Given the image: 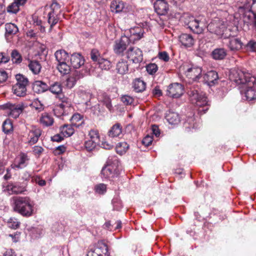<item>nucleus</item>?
Segmentation results:
<instances>
[{
  "label": "nucleus",
  "instance_id": "obj_9",
  "mask_svg": "<svg viewBox=\"0 0 256 256\" xmlns=\"http://www.w3.org/2000/svg\"><path fill=\"white\" fill-rule=\"evenodd\" d=\"M29 160L26 154L21 152L15 158L11 168L14 170L24 168L28 166Z\"/></svg>",
  "mask_w": 256,
  "mask_h": 256
},
{
  "label": "nucleus",
  "instance_id": "obj_63",
  "mask_svg": "<svg viewBox=\"0 0 256 256\" xmlns=\"http://www.w3.org/2000/svg\"><path fill=\"white\" fill-rule=\"evenodd\" d=\"M48 22L50 25V27L55 25L58 22V17H48Z\"/></svg>",
  "mask_w": 256,
  "mask_h": 256
},
{
  "label": "nucleus",
  "instance_id": "obj_16",
  "mask_svg": "<svg viewBox=\"0 0 256 256\" xmlns=\"http://www.w3.org/2000/svg\"><path fill=\"white\" fill-rule=\"evenodd\" d=\"M70 62L72 66L76 69L84 64V59L80 54L76 53L71 56Z\"/></svg>",
  "mask_w": 256,
  "mask_h": 256
},
{
  "label": "nucleus",
  "instance_id": "obj_59",
  "mask_svg": "<svg viewBox=\"0 0 256 256\" xmlns=\"http://www.w3.org/2000/svg\"><path fill=\"white\" fill-rule=\"evenodd\" d=\"M80 96L82 97L84 99L86 100H90L91 98L92 94L90 92L85 90L80 91Z\"/></svg>",
  "mask_w": 256,
  "mask_h": 256
},
{
  "label": "nucleus",
  "instance_id": "obj_23",
  "mask_svg": "<svg viewBox=\"0 0 256 256\" xmlns=\"http://www.w3.org/2000/svg\"><path fill=\"white\" fill-rule=\"evenodd\" d=\"M24 59L28 60V67L34 74H38L40 72L42 66L38 61L30 60L28 57H24Z\"/></svg>",
  "mask_w": 256,
  "mask_h": 256
},
{
  "label": "nucleus",
  "instance_id": "obj_47",
  "mask_svg": "<svg viewBox=\"0 0 256 256\" xmlns=\"http://www.w3.org/2000/svg\"><path fill=\"white\" fill-rule=\"evenodd\" d=\"M7 12L14 14H16L20 10V7L14 2L7 7Z\"/></svg>",
  "mask_w": 256,
  "mask_h": 256
},
{
  "label": "nucleus",
  "instance_id": "obj_42",
  "mask_svg": "<svg viewBox=\"0 0 256 256\" xmlns=\"http://www.w3.org/2000/svg\"><path fill=\"white\" fill-rule=\"evenodd\" d=\"M90 57L93 62H98V63L102 58L100 56L99 51L95 48L92 50L90 53Z\"/></svg>",
  "mask_w": 256,
  "mask_h": 256
},
{
  "label": "nucleus",
  "instance_id": "obj_12",
  "mask_svg": "<svg viewBox=\"0 0 256 256\" xmlns=\"http://www.w3.org/2000/svg\"><path fill=\"white\" fill-rule=\"evenodd\" d=\"M154 8L157 14L161 16L166 14L168 10V4L165 0H156Z\"/></svg>",
  "mask_w": 256,
  "mask_h": 256
},
{
  "label": "nucleus",
  "instance_id": "obj_31",
  "mask_svg": "<svg viewBox=\"0 0 256 256\" xmlns=\"http://www.w3.org/2000/svg\"><path fill=\"white\" fill-rule=\"evenodd\" d=\"M124 8V4L122 1L114 0L110 4V9L112 12H122Z\"/></svg>",
  "mask_w": 256,
  "mask_h": 256
},
{
  "label": "nucleus",
  "instance_id": "obj_61",
  "mask_svg": "<svg viewBox=\"0 0 256 256\" xmlns=\"http://www.w3.org/2000/svg\"><path fill=\"white\" fill-rule=\"evenodd\" d=\"M240 15L242 16H248L247 12H250L251 10L248 8L244 6L240 7L238 10Z\"/></svg>",
  "mask_w": 256,
  "mask_h": 256
},
{
  "label": "nucleus",
  "instance_id": "obj_51",
  "mask_svg": "<svg viewBox=\"0 0 256 256\" xmlns=\"http://www.w3.org/2000/svg\"><path fill=\"white\" fill-rule=\"evenodd\" d=\"M89 136L90 137V140H95L96 142L99 141V134L98 132L96 130H92L89 132Z\"/></svg>",
  "mask_w": 256,
  "mask_h": 256
},
{
  "label": "nucleus",
  "instance_id": "obj_22",
  "mask_svg": "<svg viewBox=\"0 0 256 256\" xmlns=\"http://www.w3.org/2000/svg\"><path fill=\"white\" fill-rule=\"evenodd\" d=\"M70 120L72 126L76 128H82L85 124L83 116L78 113L73 114Z\"/></svg>",
  "mask_w": 256,
  "mask_h": 256
},
{
  "label": "nucleus",
  "instance_id": "obj_25",
  "mask_svg": "<svg viewBox=\"0 0 256 256\" xmlns=\"http://www.w3.org/2000/svg\"><path fill=\"white\" fill-rule=\"evenodd\" d=\"M116 70L119 74H126L128 71V62L124 59L120 60L116 64Z\"/></svg>",
  "mask_w": 256,
  "mask_h": 256
},
{
  "label": "nucleus",
  "instance_id": "obj_60",
  "mask_svg": "<svg viewBox=\"0 0 256 256\" xmlns=\"http://www.w3.org/2000/svg\"><path fill=\"white\" fill-rule=\"evenodd\" d=\"M8 78V74L4 70H0V83L4 82Z\"/></svg>",
  "mask_w": 256,
  "mask_h": 256
},
{
  "label": "nucleus",
  "instance_id": "obj_45",
  "mask_svg": "<svg viewBox=\"0 0 256 256\" xmlns=\"http://www.w3.org/2000/svg\"><path fill=\"white\" fill-rule=\"evenodd\" d=\"M98 142L92 140H89L85 142V148L87 150L91 151L96 148Z\"/></svg>",
  "mask_w": 256,
  "mask_h": 256
},
{
  "label": "nucleus",
  "instance_id": "obj_57",
  "mask_svg": "<svg viewBox=\"0 0 256 256\" xmlns=\"http://www.w3.org/2000/svg\"><path fill=\"white\" fill-rule=\"evenodd\" d=\"M158 58L160 59L164 60V62H168L170 59L169 56L166 52H162L158 53Z\"/></svg>",
  "mask_w": 256,
  "mask_h": 256
},
{
  "label": "nucleus",
  "instance_id": "obj_2",
  "mask_svg": "<svg viewBox=\"0 0 256 256\" xmlns=\"http://www.w3.org/2000/svg\"><path fill=\"white\" fill-rule=\"evenodd\" d=\"M14 210L23 216H32L34 212V204L28 196L12 198Z\"/></svg>",
  "mask_w": 256,
  "mask_h": 256
},
{
  "label": "nucleus",
  "instance_id": "obj_36",
  "mask_svg": "<svg viewBox=\"0 0 256 256\" xmlns=\"http://www.w3.org/2000/svg\"><path fill=\"white\" fill-rule=\"evenodd\" d=\"M48 90L52 94L58 96L60 94L62 93V86L60 82H55L48 86Z\"/></svg>",
  "mask_w": 256,
  "mask_h": 256
},
{
  "label": "nucleus",
  "instance_id": "obj_34",
  "mask_svg": "<svg viewBox=\"0 0 256 256\" xmlns=\"http://www.w3.org/2000/svg\"><path fill=\"white\" fill-rule=\"evenodd\" d=\"M74 126L72 124H64L60 128V133L64 136L68 137L71 136L74 132Z\"/></svg>",
  "mask_w": 256,
  "mask_h": 256
},
{
  "label": "nucleus",
  "instance_id": "obj_4",
  "mask_svg": "<svg viewBox=\"0 0 256 256\" xmlns=\"http://www.w3.org/2000/svg\"><path fill=\"white\" fill-rule=\"evenodd\" d=\"M107 244L103 240H99L90 248L87 256H109Z\"/></svg>",
  "mask_w": 256,
  "mask_h": 256
},
{
  "label": "nucleus",
  "instance_id": "obj_41",
  "mask_svg": "<svg viewBox=\"0 0 256 256\" xmlns=\"http://www.w3.org/2000/svg\"><path fill=\"white\" fill-rule=\"evenodd\" d=\"M57 68L58 71L63 74H68L70 71V66L66 64V62H58L57 66Z\"/></svg>",
  "mask_w": 256,
  "mask_h": 256
},
{
  "label": "nucleus",
  "instance_id": "obj_48",
  "mask_svg": "<svg viewBox=\"0 0 256 256\" xmlns=\"http://www.w3.org/2000/svg\"><path fill=\"white\" fill-rule=\"evenodd\" d=\"M146 70L149 74H154L157 72L158 67L156 64L152 63L146 66Z\"/></svg>",
  "mask_w": 256,
  "mask_h": 256
},
{
  "label": "nucleus",
  "instance_id": "obj_56",
  "mask_svg": "<svg viewBox=\"0 0 256 256\" xmlns=\"http://www.w3.org/2000/svg\"><path fill=\"white\" fill-rule=\"evenodd\" d=\"M10 60V57L4 52H0V64L6 63Z\"/></svg>",
  "mask_w": 256,
  "mask_h": 256
},
{
  "label": "nucleus",
  "instance_id": "obj_62",
  "mask_svg": "<svg viewBox=\"0 0 256 256\" xmlns=\"http://www.w3.org/2000/svg\"><path fill=\"white\" fill-rule=\"evenodd\" d=\"M64 136L62 134H56L51 138L52 140L54 142H60L64 140Z\"/></svg>",
  "mask_w": 256,
  "mask_h": 256
},
{
  "label": "nucleus",
  "instance_id": "obj_17",
  "mask_svg": "<svg viewBox=\"0 0 256 256\" xmlns=\"http://www.w3.org/2000/svg\"><path fill=\"white\" fill-rule=\"evenodd\" d=\"M130 35L129 38L128 37V41L134 42L143 37L144 31L139 27L130 28Z\"/></svg>",
  "mask_w": 256,
  "mask_h": 256
},
{
  "label": "nucleus",
  "instance_id": "obj_40",
  "mask_svg": "<svg viewBox=\"0 0 256 256\" xmlns=\"http://www.w3.org/2000/svg\"><path fill=\"white\" fill-rule=\"evenodd\" d=\"M12 60L16 64H20L22 60L20 54L16 50H14L11 52Z\"/></svg>",
  "mask_w": 256,
  "mask_h": 256
},
{
  "label": "nucleus",
  "instance_id": "obj_8",
  "mask_svg": "<svg viewBox=\"0 0 256 256\" xmlns=\"http://www.w3.org/2000/svg\"><path fill=\"white\" fill-rule=\"evenodd\" d=\"M4 107L8 110V114L14 118H18L24 110V106L22 104L7 103L4 105Z\"/></svg>",
  "mask_w": 256,
  "mask_h": 256
},
{
  "label": "nucleus",
  "instance_id": "obj_27",
  "mask_svg": "<svg viewBox=\"0 0 256 256\" xmlns=\"http://www.w3.org/2000/svg\"><path fill=\"white\" fill-rule=\"evenodd\" d=\"M132 88L136 92H141L146 88V83L140 78L134 79L132 82Z\"/></svg>",
  "mask_w": 256,
  "mask_h": 256
},
{
  "label": "nucleus",
  "instance_id": "obj_33",
  "mask_svg": "<svg viewBox=\"0 0 256 256\" xmlns=\"http://www.w3.org/2000/svg\"><path fill=\"white\" fill-rule=\"evenodd\" d=\"M54 56L58 62H66L68 58V53L63 50L56 51L54 54Z\"/></svg>",
  "mask_w": 256,
  "mask_h": 256
},
{
  "label": "nucleus",
  "instance_id": "obj_28",
  "mask_svg": "<svg viewBox=\"0 0 256 256\" xmlns=\"http://www.w3.org/2000/svg\"><path fill=\"white\" fill-rule=\"evenodd\" d=\"M166 118L170 124H177L180 122L179 114L175 112H169L166 114Z\"/></svg>",
  "mask_w": 256,
  "mask_h": 256
},
{
  "label": "nucleus",
  "instance_id": "obj_29",
  "mask_svg": "<svg viewBox=\"0 0 256 256\" xmlns=\"http://www.w3.org/2000/svg\"><path fill=\"white\" fill-rule=\"evenodd\" d=\"M227 54L226 50L224 48H216L212 52V56L216 60H224Z\"/></svg>",
  "mask_w": 256,
  "mask_h": 256
},
{
  "label": "nucleus",
  "instance_id": "obj_11",
  "mask_svg": "<svg viewBox=\"0 0 256 256\" xmlns=\"http://www.w3.org/2000/svg\"><path fill=\"white\" fill-rule=\"evenodd\" d=\"M42 133V130L36 126H32L29 131L28 136V143L30 144H36Z\"/></svg>",
  "mask_w": 256,
  "mask_h": 256
},
{
  "label": "nucleus",
  "instance_id": "obj_43",
  "mask_svg": "<svg viewBox=\"0 0 256 256\" xmlns=\"http://www.w3.org/2000/svg\"><path fill=\"white\" fill-rule=\"evenodd\" d=\"M192 20H191L188 24V27L192 30H196V32H198L200 31L199 30V22L198 21L194 18V17H191Z\"/></svg>",
  "mask_w": 256,
  "mask_h": 256
},
{
  "label": "nucleus",
  "instance_id": "obj_44",
  "mask_svg": "<svg viewBox=\"0 0 256 256\" xmlns=\"http://www.w3.org/2000/svg\"><path fill=\"white\" fill-rule=\"evenodd\" d=\"M8 227L12 229H16L19 228L20 222L18 220L15 218H10L8 222Z\"/></svg>",
  "mask_w": 256,
  "mask_h": 256
},
{
  "label": "nucleus",
  "instance_id": "obj_18",
  "mask_svg": "<svg viewBox=\"0 0 256 256\" xmlns=\"http://www.w3.org/2000/svg\"><path fill=\"white\" fill-rule=\"evenodd\" d=\"M243 46L242 41L237 38L232 37L229 40L227 46L230 51L236 52L240 50Z\"/></svg>",
  "mask_w": 256,
  "mask_h": 256
},
{
  "label": "nucleus",
  "instance_id": "obj_20",
  "mask_svg": "<svg viewBox=\"0 0 256 256\" xmlns=\"http://www.w3.org/2000/svg\"><path fill=\"white\" fill-rule=\"evenodd\" d=\"M88 73V70L83 68L82 70H76L74 74V77L70 78L68 80V84H70L72 83L70 86H73L76 83V80H80L84 76H86Z\"/></svg>",
  "mask_w": 256,
  "mask_h": 256
},
{
  "label": "nucleus",
  "instance_id": "obj_32",
  "mask_svg": "<svg viewBox=\"0 0 256 256\" xmlns=\"http://www.w3.org/2000/svg\"><path fill=\"white\" fill-rule=\"evenodd\" d=\"M122 132V128L120 124H114L108 131V135L110 137L114 138L118 137Z\"/></svg>",
  "mask_w": 256,
  "mask_h": 256
},
{
  "label": "nucleus",
  "instance_id": "obj_35",
  "mask_svg": "<svg viewBox=\"0 0 256 256\" xmlns=\"http://www.w3.org/2000/svg\"><path fill=\"white\" fill-rule=\"evenodd\" d=\"M2 131L6 134H11L13 130V125L12 120L10 119H6L2 124Z\"/></svg>",
  "mask_w": 256,
  "mask_h": 256
},
{
  "label": "nucleus",
  "instance_id": "obj_55",
  "mask_svg": "<svg viewBox=\"0 0 256 256\" xmlns=\"http://www.w3.org/2000/svg\"><path fill=\"white\" fill-rule=\"evenodd\" d=\"M32 106L38 112H41L44 108V106L38 100H36L32 104Z\"/></svg>",
  "mask_w": 256,
  "mask_h": 256
},
{
  "label": "nucleus",
  "instance_id": "obj_13",
  "mask_svg": "<svg viewBox=\"0 0 256 256\" xmlns=\"http://www.w3.org/2000/svg\"><path fill=\"white\" fill-rule=\"evenodd\" d=\"M6 190L10 194H18L24 193L26 190L24 186H21L19 184H8L6 188Z\"/></svg>",
  "mask_w": 256,
  "mask_h": 256
},
{
  "label": "nucleus",
  "instance_id": "obj_21",
  "mask_svg": "<svg viewBox=\"0 0 256 256\" xmlns=\"http://www.w3.org/2000/svg\"><path fill=\"white\" fill-rule=\"evenodd\" d=\"M179 41L186 48L192 47L194 43L192 36L190 34H182L179 36Z\"/></svg>",
  "mask_w": 256,
  "mask_h": 256
},
{
  "label": "nucleus",
  "instance_id": "obj_38",
  "mask_svg": "<svg viewBox=\"0 0 256 256\" xmlns=\"http://www.w3.org/2000/svg\"><path fill=\"white\" fill-rule=\"evenodd\" d=\"M16 80V84L26 87L29 85L28 78L22 74H16L15 76Z\"/></svg>",
  "mask_w": 256,
  "mask_h": 256
},
{
  "label": "nucleus",
  "instance_id": "obj_6",
  "mask_svg": "<svg viewBox=\"0 0 256 256\" xmlns=\"http://www.w3.org/2000/svg\"><path fill=\"white\" fill-rule=\"evenodd\" d=\"M184 92L183 86L179 83H173L170 84L166 89V94L168 96L177 98L180 97Z\"/></svg>",
  "mask_w": 256,
  "mask_h": 256
},
{
  "label": "nucleus",
  "instance_id": "obj_7",
  "mask_svg": "<svg viewBox=\"0 0 256 256\" xmlns=\"http://www.w3.org/2000/svg\"><path fill=\"white\" fill-rule=\"evenodd\" d=\"M185 69L186 76L192 80L197 81L201 77V68L192 64H186Z\"/></svg>",
  "mask_w": 256,
  "mask_h": 256
},
{
  "label": "nucleus",
  "instance_id": "obj_64",
  "mask_svg": "<svg viewBox=\"0 0 256 256\" xmlns=\"http://www.w3.org/2000/svg\"><path fill=\"white\" fill-rule=\"evenodd\" d=\"M101 147L106 150H110L113 148V145L106 142H103L101 144Z\"/></svg>",
  "mask_w": 256,
  "mask_h": 256
},
{
  "label": "nucleus",
  "instance_id": "obj_5",
  "mask_svg": "<svg viewBox=\"0 0 256 256\" xmlns=\"http://www.w3.org/2000/svg\"><path fill=\"white\" fill-rule=\"evenodd\" d=\"M118 163V161L116 157H109L106 165L102 170L101 174L106 178L114 177Z\"/></svg>",
  "mask_w": 256,
  "mask_h": 256
},
{
  "label": "nucleus",
  "instance_id": "obj_1",
  "mask_svg": "<svg viewBox=\"0 0 256 256\" xmlns=\"http://www.w3.org/2000/svg\"><path fill=\"white\" fill-rule=\"evenodd\" d=\"M230 79L236 84L240 85V92L246 100L250 102L256 100V88L254 86L256 78L243 70L234 69L230 71Z\"/></svg>",
  "mask_w": 256,
  "mask_h": 256
},
{
  "label": "nucleus",
  "instance_id": "obj_39",
  "mask_svg": "<svg viewBox=\"0 0 256 256\" xmlns=\"http://www.w3.org/2000/svg\"><path fill=\"white\" fill-rule=\"evenodd\" d=\"M129 146L125 142H119L116 147V150L118 154L122 155L128 149Z\"/></svg>",
  "mask_w": 256,
  "mask_h": 256
},
{
  "label": "nucleus",
  "instance_id": "obj_3",
  "mask_svg": "<svg viewBox=\"0 0 256 256\" xmlns=\"http://www.w3.org/2000/svg\"><path fill=\"white\" fill-rule=\"evenodd\" d=\"M192 102L198 107V111L200 114H203L208 110L210 104L206 94L198 88H190L188 92Z\"/></svg>",
  "mask_w": 256,
  "mask_h": 256
},
{
  "label": "nucleus",
  "instance_id": "obj_26",
  "mask_svg": "<svg viewBox=\"0 0 256 256\" xmlns=\"http://www.w3.org/2000/svg\"><path fill=\"white\" fill-rule=\"evenodd\" d=\"M32 89L36 92L41 93L48 90V86L42 81L36 80L32 84Z\"/></svg>",
  "mask_w": 256,
  "mask_h": 256
},
{
  "label": "nucleus",
  "instance_id": "obj_58",
  "mask_svg": "<svg viewBox=\"0 0 256 256\" xmlns=\"http://www.w3.org/2000/svg\"><path fill=\"white\" fill-rule=\"evenodd\" d=\"M247 49L250 51H254L256 50V42L254 40L250 41L246 46Z\"/></svg>",
  "mask_w": 256,
  "mask_h": 256
},
{
  "label": "nucleus",
  "instance_id": "obj_10",
  "mask_svg": "<svg viewBox=\"0 0 256 256\" xmlns=\"http://www.w3.org/2000/svg\"><path fill=\"white\" fill-rule=\"evenodd\" d=\"M126 56L136 64L142 62L143 60L142 51L138 48H130L126 52Z\"/></svg>",
  "mask_w": 256,
  "mask_h": 256
},
{
  "label": "nucleus",
  "instance_id": "obj_53",
  "mask_svg": "<svg viewBox=\"0 0 256 256\" xmlns=\"http://www.w3.org/2000/svg\"><path fill=\"white\" fill-rule=\"evenodd\" d=\"M57 97L61 101L62 103L66 104L65 105H71L70 100L65 96L62 93L58 95V96H57Z\"/></svg>",
  "mask_w": 256,
  "mask_h": 256
},
{
  "label": "nucleus",
  "instance_id": "obj_15",
  "mask_svg": "<svg viewBox=\"0 0 256 256\" xmlns=\"http://www.w3.org/2000/svg\"><path fill=\"white\" fill-rule=\"evenodd\" d=\"M128 42V37L124 36L119 41L116 42L114 46V52L118 54H122L127 47L126 42Z\"/></svg>",
  "mask_w": 256,
  "mask_h": 256
},
{
  "label": "nucleus",
  "instance_id": "obj_54",
  "mask_svg": "<svg viewBox=\"0 0 256 256\" xmlns=\"http://www.w3.org/2000/svg\"><path fill=\"white\" fill-rule=\"evenodd\" d=\"M152 137L148 135L144 138V139L142 140V143L145 146H148L152 144Z\"/></svg>",
  "mask_w": 256,
  "mask_h": 256
},
{
  "label": "nucleus",
  "instance_id": "obj_37",
  "mask_svg": "<svg viewBox=\"0 0 256 256\" xmlns=\"http://www.w3.org/2000/svg\"><path fill=\"white\" fill-rule=\"evenodd\" d=\"M6 36H8L16 34L18 30L16 25L12 23H8L6 24Z\"/></svg>",
  "mask_w": 256,
  "mask_h": 256
},
{
  "label": "nucleus",
  "instance_id": "obj_19",
  "mask_svg": "<svg viewBox=\"0 0 256 256\" xmlns=\"http://www.w3.org/2000/svg\"><path fill=\"white\" fill-rule=\"evenodd\" d=\"M98 102L108 110L110 112H112L114 110L113 106L112 104V100L110 96L106 92H102L98 96Z\"/></svg>",
  "mask_w": 256,
  "mask_h": 256
},
{
  "label": "nucleus",
  "instance_id": "obj_52",
  "mask_svg": "<svg viewBox=\"0 0 256 256\" xmlns=\"http://www.w3.org/2000/svg\"><path fill=\"white\" fill-rule=\"evenodd\" d=\"M32 181L38 184L40 186H43L46 184V182L40 178L39 176H36L32 178Z\"/></svg>",
  "mask_w": 256,
  "mask_h": 256
},
{
  "label": "nucleus",
  "instance_id": "obj_46",
  "mask_svg": "<svg viewBox=\"0 0 256 256\" xmlns=\"http://www.w3.org/2000/svg\"><path fill=\"white\" fill-rule=\"evenodd\" d=\"M99 66L102 70H108L110 68V62L106 58H102L98 62Z\"/></svg>",
  "mask_w": 256,
  "mask_h": 256
},
{
  "label": "nucleus",
  "instance_id": "obj_49",
  "mask_svg": "<svg viewBox=\"0 0 256 256\" xmlns=\"http://www.w3.org/2000/svg\"><path fill=\"white\" fill-rule=\"evenodd\" d=\"M106 185L104 184H100L96 185L94 187V190L96 192L102 194L106 192Z\"/></svg>",
  "mask_w": 256,
  "mask_h": 256
},
{
  "label": "nucleus",
  "instance_id": "obj_14",
  "mask_svg": "<svg viewBox=\"0 0 256 256\" xmlns=\"http://www.w3.org/2000/svg\"><path fill=\"white\" fill-rule=\"evenodd\" d=\"M218 79V74L214 70L209 71L204 76V81L210 86L217 83Z\"/></svg>",
  "mask_w": 256,
  "mask_h": 256
},
{
  "label": "nucleus",
  "instance_id": "obj_24",
  "mask_svg": "<svg viewBox=\"0 0 256 256\" xmlns=\"http://www.w3.org/2000/svg\"><path fill=\"white\" fill-rule=\"evenodd\" d=\"M40 123L44 126H50L54 122L52 116L47 112L42 113L39 120Z\"/></svg>",
  "mask_w": 256,
  "mask_h": 256
},
{
  "label": "nucleus",
  "instance_id": "obj_50",
  "mask_svg": "<svg viewBox=\"0 0 256 256\" xmlns=\"http://www.w3.org/2000/svg\"><path fill=\"white\" fill-rule=\"evenodd\" d=\"M120 99L123 104L126 106L130 105L134 102V98L128 95L122 96Z\"/></svg>",
  "mask_w": 256,
  "mask_h": 256
},
{
  "label": "nucleus",
  "instance_id": "obj_30",
  "mask_svg": "<svg viewBox=\"0 0 256 256\" xmlns=\"http://www.w3.org/2000/svg\"><path fill=\"white\" fill-rule=\"evenodd\" d=\"M12 90L14 94L18 96H24L26 94L27 88L15 84L12 86Z\"/></svg>",
  "mask_w": 256,
  "mask_h": 256
}]
</instances>
